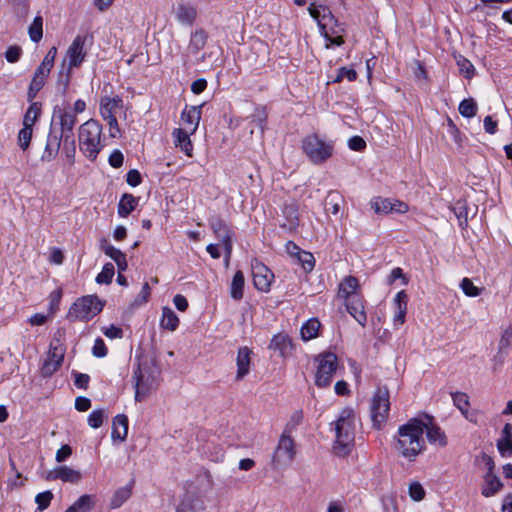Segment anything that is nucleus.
<instances>
[{"mask_svg": "<svg viewBox=\"0 0 512 512\" xmlns=\"http://www.w3.org/2000/svg\"><path fill=\"white\" fill-rule=\"evenodd\" d=\"M486 466L488 468V472L485 475V485L482 488V495L485 497H491L499 492L503 485L500 479L493 474L494 462L490 457L486 459Z\"/></svg>", "mask_w": 512, "mask_h": 512, "instance_id": "obj_19", "label": "nucleus"}, {"mask_svg": "<svg viewBox=\"0 0 512 512\" xmlns=\"http://www.w3.org/2000/svg\"><path fill=\"white\" fill-rule=\"evenodd\" d=\"M425 424L424 431L430 444L444 447L447 445V437L441 428L433 422V418L429 415L420 417Z\"/></svg>", "mask_w": 512, "mask_h": 512, "instance_id": "obj_18", "label": "nucleus"}, {"mask_svg": "<svg viewBox=\"0 0 512 512\" xmlns=\"http://www.w3.org/2000/svg\"><path fill=\"white\" fill-rule=\"evenodd\" d=\"M321 327V323L316 318H311L308 321H306L300 330L301 338L304 341H309L311 339H314L318 336L319 329Z\"/></svg>", "mask_w": 512, "mask_h": 512, "instance_id": "obj_36", "label": "nucleus"}, {"mask_svg": "<svg viewBox=\"0 0 512 512\" xmlns=\"http://www.w3.org/2000/svg\"><path fill=\"white\" fill-rule=\"evenodd\" d=\"M53 498V494L50 491H45L37 494L35 501L38 504L40 510L46 509Z\"/></svg>", "mask_w": 512, "mask_h": 512, "instance_id": "obj_58", "label": "nucleus"}, {"mask_svg": "<svg viewBox=\"0 0 512 512\" xmlns=\"http://www.w3.org/2000/svg\"><path fill=\"white\" fill-rule=\"evenodd\" d=\"M284 222L280 226L287 231H294L299 227V209L298 205L294 202L285 204L282 209Z\"/></svg>", "mask_w": 512, "mask_h": 512, "instance_id": "obj_21", "label": "nucleus"}, {"mask_svg": "<svg viewBox=\"0 0 512 512\" xmlns=\"http://www.w3.org/2000/svg\"><path fill=\"white\" fill-rule=\"evenodd\" d=\"M40 113L41 104L39 102H32L24 115L23 126L33 127Z\"/></svg>", "mask_w": 512, "mask_h": 512, "instance_id": "obj_43", "label": "nucleus"}, {"mask_svg": "<svg viewBox=\"0 0 512 512\" xmlns=\"http://www.w3.org/2000/svg\"><path fill=\"white\" fill-rule=\"evenodd\" d=\"M104 303L95 295H87L77 299L68 312L74 321H89L102 311Z\"/></svg>", "mask_w": 512, "mask_h": 512, "instance_id": "obj_7", "label": "nucleus"}, {"mask_svg": "<svg viewBox=\"0 0 512 512\" xmlns=\"http://www.w3.org/2000/svg\"><path fill=\"white\" fill-rule=\"evenodd\" d=\"M92 353L95 357L102 358L107 355V347L101 338H97L94 342Z\"/></svg>", "mask_w": 512, "mask_h": 512, "instance_id": "obj_60", "label": "nucleus"}, {"mask_svg": "<svg viewBox=\"0 0 512 512\" xmlns=\"http://www.w3.org/2000/svg\"><path fill=\"white\" fill-rule=\"evenodd\" d=\"M56 55L57 48L53 46L49 49L43 61L35 70L27 93L29 101H32L36 97L37 93L45 85L46 80L50 74V71L54 66Z\"/></svg>", "mask_w": 512, "mask_h": 512, "instance_id": "obj_9", "label": "nucleus"}, {"mask_svg": "<svg viewBox=\"0 0 512 512\" xmlns=\"http://www.w3.org/2000/svg\"><path fill=\"white\" fill-rule=\"evenodd\" d=\"M201 107L202 106H191L183 110L181 119L188 126L190 133H194L199 125L201 119Z\"/></svg>", "mask_w": 512, "mask_h": 512, "instance_id": "obj_29", "label": "nucleus"}, {"mask_svg": "<svg viewBox=\"0 0 512 512\" xmlns=\"http://www.w3.org/2000/svg\"><path fill=\"white\" fill-rule=\"evenodd\" d=\"M460 287L463 293L468 297H477L481 294V289L476 287L473 284V282L467 277L462 279Z\"/></svg>", "mask_w": 512, "mask_h": 512, "instance_id": "obj_47", "label": "nucleus"}, {"mask_svg": "<svg viewBox=\"0 0 512 512\" xmlns=\"http://www.w3.org/2000/svg\"><path fill=\"white\" fill-rule=\"evenodd\" d=\"M393 304L395 309L393 323L396 327H399L404 324L407 313L408 296L406 292L403 290L398 292L394 298Z\"/></svg>", "mask_w": 512, "mask_h": 512, "instance_id": "obj_24", "label": "nucleus"}, {"mask_svg": "<svg viewBox=\"0 0 512 512\" xmlns=\"http://www.w3.org/2000/svg\"><path fill=\"white\" fill-rule=\"evenodd\" d=\"M342 196L336 191H330L325 199V211L327 214L337 215L340 210Z\"/></svg>", "mask_w": 512, "mask_h": 512, "instance_id": "obj_40", "label": "nucleus"}, {"mask_svg": "<svg viewBox=\"0 0 512 512\" xmlns=\"http://www.w3.org/2000/svg\"><path fill=\"white\" fill-rule=\"evenodd\" d=\"M344 78L348 79V81H354L357 78V73L352 68L341 67L338 70V74H337L336 78L334 79V82L339 83Z\"/></svg>", "mask_w": 512, "mask_h": 512, "instance_id": "obj_56", "label": "nucleus"}, {"mask_svg": "<svg viewBox=\"0 0 512 512\" xmlns=\"http://www.w3.org/2000/svg\"><path fill=\"white\" fill-rule=\"evenodd\" d=\"M179 325V318L175 312L169 307H163L162 318L160 320V326L163 329L174 331Z\"/></svg>", "mask_w": 512, "mask_h": 512, "instance_id": "obj_38", "label": "nucleus"}, {"mask_svg": "<svg viewBox=\"0 0 512 512\" xmlns=\"http://www.w3.org/2000/svg\"><path fill=\"white\" fill-rule=\"evenodd\" d=\"M297 258H298V261L300 262V264L302 265V268L306 272H310L313 270L314 265H315V259H314V256L310 252H306V251L302 250L299 253V255L297 256Z\"/></svg>", "mask_w": 512, "mask_h": 512, "instance_id": "obj_48", "label": "nucleus"}, {"mask_svg": "<svg viewBox=\"0 0 512 512\" xmlns=\"http://www.w3.org/2000/svg\"><path fill=\"white\" fill-rule=\"evenodd\" d=\"M176 147H179L187 156L192 155L193 145L187 131L178 128L173 131Z\"/></svg>", "mask_w": 512, "mask_h": 512, "instance_id": "obj_34", "label": "nucleus"}, {"mask_svg": "<svg viewBox=\"0 0 512 512\" xmlns=\"http://www.w3.org/2000/svg\"><path fill=\"white\" fill-rule=\"evenodd\" d=\"M425 424L420 417L411 418L398 428L396 449L405 458L414 460L425 449Z\"/></svg>", "mask_w": 512, "mask_h": 512, "instance_id": "obj_1", "label": "nucleus"}, {"mask_svg": "<svg viewBox=\"0 0 512 512\" xmlns=\"http://www.w3.org/2000/svg\"><path fill=\"white\" fill-rule=\"evenodd\" d=\"M359 281L354 276H346L339 284L338 297L345 301L353 299L354 296H361L358 292Z\"/></svg>", "mask_w": 512, "mask_h": 512, "instance_id": "obj_26", "label": "nucleus"}, {"mask_svg": "<svg viewBox=\"0 0 512 512\" xmlns=\"http://www.w3.org/2000/svg\"><path fill=\"white\" fill-rule=\"evenodd\" d=\"M104 418L105 415L103 410H94L88 416V424L92 428L97 429L103 424Z\"/></svg>", "mask_w": 512, "mask_h": 512, "instance_id": "obj_54", "label": "nucleus"}, {"mask_svg": "<svg viewBox=\"0 0 512 512\" xmlns=\"http://www.w3.org/2000/svg\"><path fill=\"white\" fill-rule=\"evenodd\" d=\"M209 225L229 256L232 253V232L230 228L219 217H212L209 220Z\"/></svg>", "mask_w": 512, "mask_h": 512, "instance_id": "obj_13", "label": "nucleus"}, {"mask_svg": "<svg viewBox=\"0 0 512 512\" xmlns=\"http://www.w3.org/2000/svg\"><path fill=\"white\" fill-rule=\"evenodd\" d=\"M409 495L414 501H421L425 496V491L420 483H412L409 486Z\"/></svg>", "mask_w": 512, "mask_h": 512, "instance_id": "obj_59", "label": "nucleus"}, {"mask_svg": "<svg viewBox=\"0 0 512 512\" xmlns=\"http://www.w3.org/2000/svg\"><path fill=\"white\" fill-rule=\"evenodd\" d=\"M267 120V115L264 110L256 109L255 113L251 116V124L258 127L263 133L265 124Z\"/></svg>", "mask_w": 512, "mask_h": 512, "instance_id": "obj_55", "label": "nucleus"}, {"mask_svg": "<svg viewBox=\"0 0 512 512\" xmlns=\"http://www.w3.org/2000/svg\"><path fill=\"white\" fill-rule=\"evenodd\" d=\"M454 405L462 412L465 413L469 407V398L463 392H455L452 394Z\"/></svg>", "mask_w": 512, "mask_h": 512, "instance_id": "obj_51", "label": "nucleus"}, {"mask_svg": "<svg viewBox=\"0 0 512 512\" xmlns=\"http://www.w3.org/2000/svg\"><path fill=\"white\" fill-rule=\"evenodd\" d=\"M114 265L112 263H106L102 271L97 275L96 282L98 284H109L114 276Z\"/></svg>", "mask_w": 512, "mask_h": 512, "instance_id": "obj_45", "label": "nucleus"}, {"mask_svg": "<svg viewBox=\"0 0 512 512\" xmlns=\"http://www.w3.org/2000/svg\"><path fill=\"white\" fill-rule=\"evenodd\" d=\"M390 412V394L386 386H378L370 401V414L373 426L381 428Z\"/></svg>", "mask_w": 512, "mask_h": 512, "instance_id": "obj_8", "label": "nucleus"}, {"mask_svg": "<svg viewBox=\"0 0 512 512\" xmlns=\"http://www.w3.org/2000/svg\"><path fill=\"white\" fill-rule=\"evenodd\" d=\"M102 250L108 257H110L114 261L119 260V258L125 255L122 251L108 243L106 240H104Z\"/></svg>", "mask_w": 512, "mask_h": 512, "instance_id": "obj_57", "label": "nucleus"}, {"mask_svg": "<svg viewBox=\"0 0 512 512\" xmlns=\"http://www.w3.org/2000/svg\"><path fill=\"white\" fill-rule=\"evenodd\" d=\"M457 65L459 67L460 72L466 78H471L474 75V66L468 59L460 56L457 59Z\"/></svg>", "mask_w": 512, "mask_h": 512, "instance_id": "obj_52", "label": "nucleus"}, {"mask_svg": "<svg viewBox=\"0 0 512 512\" xmlns=\"http://www.w3.org/2000/svg\"><path fill=\"white\" fill-rule=\"evenodd\" d=\"M302 150L311 163L321 165L333 156L334 142L311 134L302 140Z\"/></svg>", "mask_w": 512, "mask_h": 512, "instance_id": "obj_6", "label": "nucleus"}, {"mask_svg": "<svg viewBox=\"0 0 512 512\" xmlns=\"http://www.w3.org/2000/svg\"><path fill=\"white\" fill-rule=\"evenodd\" d=\"M207 42V34L203 30H197L191 35L189 49L193 53H198Z\"/></svg>", "mask_w": 512, "mask_h": 512, "instance_id": "obj_42", "label": "nucleus"}, {"mask_svg": "<svg viewBox=\"0 0 512 512\" xmlns=\"http://www.w3.org/2000/svg\"><path fill=\"white\" fill-rule=\"evenodd\" d=\"M135 400L140 402L153 389L154 377L148 372L147 368H143L140 364L133 372Z\"/></svg>", "mask_w": 512, "mask_h": 512, "instance_id": "obj_12", "label": "nucleus"}, {"mask_svg": "<svg viewBox=\"0 0 512 512\" xmlns=\"http://www.w3.org/2000/svg\"><path fill=\"white\" fill-rule=\"evenodd\" d=\"M253 283L257 290L267 292L270 289L273 273L264 264L256 261L252 264Z\"/></svg>", "mask_w": 512, "mask_h": 512, "instance_id": "obj_14", "label": "nucleus"}, {"mask_svg": "<svg viewBox=\"0 0 512 512\" xmlns=\"http://www.w3.org/2000/svg\"><path fill=\"white\" fill-rule=\"evenodd\" d=\"M103 120H105L107 122V125L109 126L110 136L112 138L120 137L121 132H120L117 118L114 116V117L103 118Z\"/></svg>", "mask_w": 512, "mask_h": 512, "instance_id": "obj_62", "label": "nucleus"}, {"mask_svg": "<svg viewBox=\"0 0 512 512\" xmlns=\"http://www.w3.org/2000/svg\"><path fill=\"white\" fill-rule=\"evenodd\" d=\"M137 205V198L132 194L125 193L122 195L118 204V214L120 217H127Z\"/></svg>", "mask_w": 512, "mask_h": 512, "instance_id": "obj_39", "label": "nucleus"}, {"mask_svg": "<svg viewBox=\"0 0 512 512\" xmlns=\"http://www.w3.org/2000/svg\"><path fill=\"white\" fill-rule=\"evenodd\" d=\"M87 39V35H77L67 48L65 57L62 60L58 81V86L62 88L63 93H65L69 87L72 70L79 68L85 61L87 56V50L85 48Z\"/></svg>", "mask_w": 512, "mask_h": 512, "instance_id": "obj_2", "label": "nucleus"}, {"mask_svg": "<svg viewBox=\"0 0 512 512\" xmlns=\"http://www.w3.org/2000/svg\"><path fill=\"white\" fill-rule=\"evenodd\" d=\"M251 350L244 346L239 348L238 354H237V373H236V380L240 381L242 380L250 371V355Z\"/></svg>", "mask_w": 512, "mask_h": 512, "instance_id": "obj_27", "label": "nucleus"}, {"mask_svg": "<svg viewBox=\"0 0 512 512\" xmlns=\"http://www.w3.org/2000/svg\"><path fill=\"white\" fill-rule=\"evenodd\" d=\"M123 101L119 96H104L100 100V115L102 118L114 117L117 109L122 107Z\"/></svg>", "mask_w": 512, "mask_h": 512, "instance_id": "obj_28", "label": "nucleus"}, {"mask_svg": "<svg viewBox=\"0 0 512 512\" xmlns=\"http://www.w3.org/2000/svg\"><path fill=\"white\" fill-rule=\"evenodd\" d=\"M131 496V488L128 486L119 488L113 495L110 507L117 509L121 507Z\"/></svg>", "mask_w": 512, "mask_h": 512, "instance_id": "obj_41", "label": "nucleus"}, {"mask_svg": "<svg viewBox=\"0 0 512 512\" xmlns=\"http://www.w3.org/2000/svg\"><path fill=\"white\" fill-rule=\"evenodd\" d=\"M57 479L67 483L77 484L81 481L82 474L78 470L63 465L48 471L46 475V480L48 481H54Z\"/></svg>", "mask_w": 512, "mask_h": 512, "instance_id": "obj_17", "label": "nucleus"}, {"mask_svg": "<svg viewBox=\"0 0 512 512\" xmlns=\"http://www.w3.org/2000/svg\"><path fill=\"white\" fill-rule=\"evenodd\" d=\"M348 313L361 325L365 326L367 315L365 313L364 300L362 296H354L353 299L345 301Z\"/></svg>", "mask_w": 512, "mask_h": 512, "instance_id": "obj_22", "label": "nucleus"}, {"mask_svg": "<svg viewBox=\"0 0 512 512\" xmlns=\"http://www.w3.org/2000/svg\"><path fill=\"white\" fill-rule=\"evenodd\" d=\"M64 351L61 347L50 345L48 356L41 367V373L44 377H50L62 365Z\"/></svg>", "mask_w": 512, "mask_h": 512, "instance_id": "obj_16", "label": "nucleus"}, {"mask_svg": "<svg viewBox=\"0 0 512 512\" xmlns=\"http://www.w3.org/2000/svg\"><path fill=\"white\" fill-rule=\"evenodd\" d=\"M296 455L295 444L290 436L282 434L274 451L272 462L275 468L290 465Z\"/></svg>", "mask_w": 512, "mask_h": 512, "instance_id": "obj_11", "label": "nucleus"}, {"mask_svg": "<svg viewBox=\"0 0 512 512\" xmlns=\"http://www.w3.org/2000/svg\"><path fill=\"white\" fill-rule=\"evenodd\" d=\"M96 503V496L90 494H84L79 497L68 510L71 512H89L91 511Z\"/></svg>", "mask_w": 512, "mask_h": 512, "instance_id": "obj_35", "label": "nucleus"}, {"mask_svg": "<svg viewBox=\"0 0 512 512\" xmlns=\"http://www.w3.org/2000/svg\"><path fill=\"white\" fill-rule=\"evenodd\" d=\"M205 509L203 500L198 496L187 495L176 512H201Z\"/></svg>", "mask_w": 512, "mask_h": 512, "instance_id": "obj_33", "label": "nucleus"}, {"mask_svg": "<svg viewBox=\"0 0 512 512\" xmlns=\"http://www.w3.org/2000/svg\"><path fill=\"white\" fill-rule=\"evenodd\" d=\"M63 136L57 131L51 129L48 137L44 152L42 154L43 161H52L57 156Z\"/></svg>", "mask_w": 512, "mask_h": 512, "instance_id": "obj_23", "label": "nucleus"}, {"mask_svg": "<svg viewBox=\"0 0 512 512\" xmlns=\"http://www.w3.org/2000/svg\"><path fill=\"white\" fill-rule=\"evenodd\" d=\"M64 144L62 148V153L65 157L70 161V163L74 162L75 154H76V146L74 137H71L69 141L63 139Z\"/></svg>", "mask_w": 512, "mask_h": 512, "instance_id": "obj_53", "label": "nucleus"}, {"mask_svg": "<svg viewBox=\"0 0 512 512\" xmlns=\"http://www.w3.org/2000/svg\"><path fill=\"white\" fill-rule=\"evenodd\" d=\"M356 415L350 408L343 409L336 422V441L334 449L337 453H346V449L353 443L355 437Z\"/></svg>", "mask_w": 512, "mask_h": 512, "instance_id": "obj_5", "label": "nucleus"}, {"mask_svg": "<svg viewBox=\"0 0 512 512\" xmlns=\"http://www.w3.org/2000/svg\"><path fill=\"white\" fill-rule=\"evenodd\" d=\"M128 434V418L124 414H118L113 419L111 437L114 440L124 441Z\"/></svg>", "mask_w": 512, "mask_h": 512, "instance_id": "obj_30", "label": "nucleus"}, {"mask_svg": "<svg viewBox=\"0 0 512 512\" xmlns=\"http://www.w3.org/2000/svg\"><path fill=\"white\" fill-rule=\"evenodd\" d=\"M54 114L58 116L60 120L61 131L58 132L63 136V139L69 141L73 137V129L77 122L75 113L58 109L54 111Z\"/></svg>", "mask_w": 512, "mask_h": 512, "instance_id": "obj_20", "label": "nucleus"}, {"mask_svg": "<svg viewBox=\"0 0 512 512\" xmlns=\"http://www.w3.org/2000/svg\"><path fill=\"white\" fill-rule=\"evenodd\" d=\"M269 348L277 351L281 357H289L294 351V345L290 337L285 334L275 335L270 342Z\"/></svg>", "mask_w": 512, "mask_h": 512, "instance_id": "obj_25", "label": "nucleus"}, {"mask_svg": "<svg viewBox=\"0 0 512 512\" xmlns=\"http://www.w3.org/2000/svg\"><path fill=\"white\" fill-rule=\"evenodd\" d=\"M315 362L317 363L315 384L320 388L328 387L337 369V356L331 352L323 353L315 359Z\"/></svg>", "mask_w": 512, "mask_h": 512, "instance_id": "obj_10", "label": "nucleus"}, {"mask_svg": "<svg viewBox=\"0 0 512 512\" xmlns=\"http://www.w3.org/2000/svg\"><path fill=\"white\" fill-rule=\"evenodd\" d=\"M29 35L33 42H39L42 38V18L36 17L29 28Z\"/></svg>", "mask_w": 512, "mask_h": 512, "instance_id": "obj_49", "label": "nucleus"}, {"mask_svg": "<svg viewBox=\"0 0 512 512\" xmlns=\"http://www.w3.org/2000/svg\"><path fill=\"white\" fill-rule=\"evenodd\" d=\"M103 334L110 339H117L123 337V330L115 325L102 328Z\"/></svg>", "mask_w": 512, "mask_h": 512, "instance_id": "obj_63", "label": "nucleus"}, {"mask_svg": "<svg viewBox=\"0 0 512 512\" xmlns=\"http://www.w3.org/2000/svg\"><path fill=\"white\" fill-rule=\"evenodd\" d=\"M126 181L132 187H136V186L140 185L142 182V177H141L140 172L136 169L129 170L126 175Z\"/></svg>", "mask_w": 512, "mask_h": 512, "instance_id": "obj_64", "label": "nucleus"}, {"mask_svg": "<svg viewBox=\"0 0 512 512\" xmlns=\"http://www.w3.org/2000/svg\"><path fill=\"white\" fill-rule=\"evenodd\" d=\"M497 447L503 457L512 455V424H505L502 436L497 442Z\"/></svg>", "mask_w": 512, "mask_h": 512, "instance_id": "obj_31", "label": "nucleus"}, {"mask_svg": "<svg viewBox=\"0 0 512 512\" xmlns=\"http://www.w3.org/2000/svg\"><path fill=\"white\" fill-rule=\"evenodd\" d=\"M176 19L184 25H192L196 19L197 11L191 5L178 4L175 9Z\"/></svg>", "mask_w": 512, "mask_h": 512, "instance_id": "obj_32", "label": "nucleus"}, {"mask_svg": "<svg viewBox=\"0 0 512 512\" xmlns=\"http://www.w3.org/2000/svg\"><path fill=\"white\" fill-rule=\"evenodd\" d=\"M370 204L377 214H387L390 212L406 213L408 211L406 203L389 198L375 197L371 200Z\"/></svg>", "mask_w": 512, "mask_h": 512, "instance_id": "obj_15", "label": "nucleus"}, {"mask_svg": "<svg viewBox=\"0 0 512 512\" xmlns=\"http://www.w3.org/2000/svg\"><path fill=\"white\" fill-rule=\"evenodd\" d=\"M79 149L90 161H94L104 147L101 124L90 119L79 127Z\"/></svg>", "mask_w": 512, "mask_h": 512, "instance_id": "obj_4", "label": "nucleus"}, {"mask_svg": "<svg viewBox=\"0 0 512 512\" xmlns=\"http://www.w3.org/2000/svg\"><path fill=\"white\" fill-rule=\"evenodd\" d=\"M512 343V327L504 330L501 339L499 341V349L508 351L510 345Z\"/></svg>", "mask_w": 512, "mask_h": 512, "instance_id": "obj_61", "label": "nucleus"}, {"mask_svg": "<svg viewBox=\"0 0 512 512\" xmlns=\"http://www.w3.org/2000/svg\"><path fill=\"white\" fill-rule=\"evenodd\" d=\"M452 210L459 221V225L464 227L468 221V213L465 203L461 201L456 202Z\"/></svg>", "mask_w": 512, "mask_h": 512, "instance_id": "obj_46", "label": "nucleus"}, {"mask_svg": "<svg viewBox=\"0 0 512 512\" xmlns=\"http://www.w3.org/2000/svg\"><path fill=\"white\" fill-rule=\"evenodd\" d=\"M244 285L245 279L243 272L240 270L236 271L230 285V295L234 300L239 301L243 298Z\"/></svg>", "mask_w": 512, "mask_h": 512, "instance_id": "obj_37", "label": "nucleus"}, {"mask_svg": "<svg viewBox=\"0 0 512 512\" xmlns=\"http://www.w3.org/2000/svg\"><path fill=\"white\" fill-rule=\"evenodd\" d=\"M32 138V127L23 126L18 133V143L22 150H26L29 147Z\"/></svg>", "mask_w": 512, "mask_h": 512, "instance_id": "obj_50", "label": "nucleus"}, {"mask_svg": "<svg viewBox=\"0 0 512 512\" xmlns=\"http://www.w3.org/2000/svg\"><path fill=\"white\" fill-rule=\"evenodd\" d=\"M459 113L465 118H472L478 111V105L473 98L464 99L459 104Z\"/></svg>", "mask_w": 512, "mask_h": 512, "instance_id": "obj_44", "label": "nucleus"}, {"mask_svg": "<svg viewBox=\"0 0 512 512\" xmlns=\"http://www.w3.org/2000/svg\"><path fill=\"white\" fill-rule=\"evenodd\" d=\"M309 13L317 21L322 36L329 42L326 48H330L331 45L341 46L344 43V27L327 7L311 5Z\"/></svg>", "mask_w": 512, "mask_h": 512, "instance_id": "obj_3", "label": "nucleus"}]
</instances>
